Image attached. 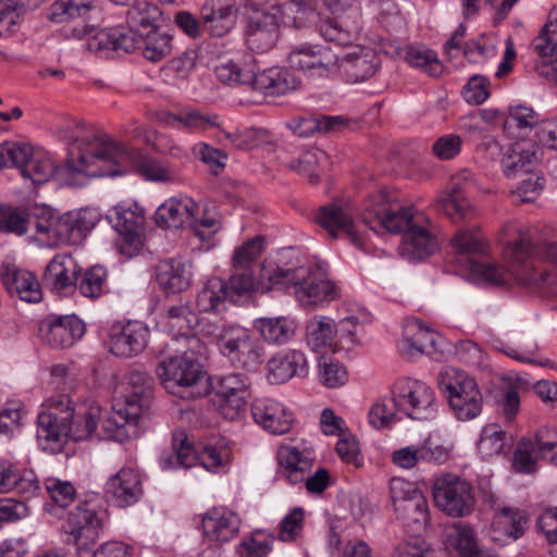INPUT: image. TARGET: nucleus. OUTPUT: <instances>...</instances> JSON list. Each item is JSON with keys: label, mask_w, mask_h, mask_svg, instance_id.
Listing matches in <instances>:
<instances>
[{"label": "nucleus", "mask_w": 557, "mask_h": 557, "mask_svg": "<svg viewBox=\"0 0 557 557\" xmlns=\"http://www.w3.org/2000/svg\"><path fill=\"white\" fill-rule=\"evenodd\" d=\"M384 191H376L364 202L363 225H357L354 210L348 202L335 201L321 207L314 221L333 238L343 237L358 248L364 245V227L376 233L386 230L401 233L399 255L413 262L425 259L438 249L437 239L426 228L418 225L410 208L395 209Z\"/></svg>", "instance_id": "nucleus-1"}, {"label": "nucleus", "mask_w": 557, "mask_h": 557, "mask_svg": "<svg viewBox=\"0 0 557 557\" xmlns=\"http://www.w3.org/2000/svg\"><path fill=\"white\" fill-rule=\"evenodd\" d=\"M69 132L70 134L65 135L69 153L64 166H57L46 152L32 148L30 156L20 170L21 175L34 185L44 184L51 177L66 181V176L73 173L103 177L116 174L119 171L115 165L131 158L127 150L120 148L100 134L87 129L79 122H71Z\"/></svg>", "instance_id": "nucleus-2"}, {"label": "nucleus", "mask_w": 557, "mask_h": 557, "mask_svg": "<svg viewBox=\"0 0 557 557\" xmlns=\"http://www.w3.org/2000/svg\"><path fill=\"white\" fill-rule=\"evenodd\" d=\"M505 256L507 272L521 285L557 295V268L553 271L539 268L542 261L557 263V240L541 242L529 232H521Z\"/></svg>", "instance_id": "nucleus-3"}, {"label": "nucleus", "mask_w": 557, "mask_h": 557, "mask_svg": "<svg viewBox=\"0 0 557 557\" xmlns=\"http://www.w3.org/2000/svg\"><path fill=\"white\" fill-rule=\"evenodd\" d=\"M261 276L268 280V288L277 286L286 289L301 306H317L338 297V288L322 264H268L263 267Z\"/></svg>", "instance_id": "nucleus-4"}, {"label": "nucleus", "mask_w": 557, "mask_h": 557, "mask_svg": "<svg viewBox=\"0 0 557 557\" xmlns=\"http://www.w3.org/2000/svg\"><path fill=\"white\" fill-rule=\"evenodd\" d=\"M52 384L62 393L51 396L37 417L36 438L45 451L57 454L63 450L69 441L66 423L73 411L70 410L67 392L74 388V374L70 368L58 364L52 368Z\"/></svg>", "instance_id": "nucleus-5"}, {"label": "nucleus", "mask_w": 557, "mask_h": 557, "mask_svg": "<svg viewBox=\"0 0 557 557\" xmlns=\"http://www.w3.org/2000/svg\"><path fill=\"white\" fill-rule=\"evenodd\" d=\"M152 379L144 371L132 369L125 376V400L115 403L102 423L108 436L124 442L137 437L138 425L152 403Z\"/></svg>", "instance_id": "nucleus-6"}, {"label": "nucleus", "mask_w": 557, "mask_h": 557, "mask_svg": "<svg viewBox=\"0 0 557 557\" xmlns=\"http://www.w3.org/2000/svg\"><path fill=\"white\" fill-rule=\"evenodd\" d=\"M216 78L224 85L247 86L267 96H280L297 87V81L285 69L270 67L259 71L253 57L239 61L230 60L215 67Z\"/></svg>", "instance_id": "nucleus-7"}, {"label": "nucleus", "mask_w": 557, "mask_h": 557, "mask_svg": "<svg viewBox=\"0 0 557 557\" xmlns=\"http://www.w3.org/2000/svg\"><path fill=\"white\" fill-rule=\"evenodd\" d=\"M172 442V451L160 458L163 470L190 468L199 462L205 469L214 472L231 458V450L223 438H212L195 448L185 431L178 430L173 433Z\"/></svg>", "instance_id": "nucleus-8"}, {"label": "nucleus", "mask_w": 557, "mask_h": 557, "mask_svg": "<svg viewBox=\"0 0 557 557\" xmlns=\"http://www.w3.org/2000/svg\"><path fill=\"white\" fill-rule=\"evenodd\" d=\"M156 374L168 393L183 399L197 398L206 391L207 373L198 359L191 356L163 358Z\"/></svg>", "instance_id": "nucleus-9"}, {"label": "nucleus", "mask_w": 557, "mask_h": 557, "mask_svg": "<svg viewBox=\"0 0 557 557\" xmlns=\"http://www.w3.org/2000/svg\"><path fill=\"white\" fill-rule=\"evenodd\" d=\"M438 387L458 420L470 421L482 412V393L474 379L466 372L455 368L442 370Z\"/></svg>", "instance_id": "nucleus-10"}, {"label": "nucleus", "mask_w": 557, "mask_h": 557, "mask_svg": "<svg viewBox=\"0 0 557 557\" xmlns=\"http://www.w3.org/2000/svg\"><path fill=\"white\" fill-rule=\"evenodd\" d=\"M456 261L483 282L503 285L507 282L506 272L499 267L486 263L480 258L486 253L487 246L479 233L461 230L451 238Z\"/></svg>", "instance_id": "nucleus-11"}, {"label": "nucleus", "mask_w": 557, "mask_h": 557, "mask_svg": "<svg viewBox=\"0 0 557 557\" xmlns=\"http://www.w3.org/2000/svg\"><path fill=\"white\" fill-rule=\"evenodd\" d=\"M207 334L216 337L219 350L232 362L247 370H253L261 363L263 347L247 329L233 324H223L221 327L210 324Z\"/></svg>", "instance_id": "nucleus-12"}, {"label": "nucleus", "mask_w": 557, "mask_h": 557, "mask_svg": "<svg viewBox=\"0 0 557 557\" xmlns=\"http://www.w3.org/2000/svg\"><path fill=\"white\" fill-rule=\"evenodd\" d=\"M392 403L398 412L418 421L435 418L437 412L436 397L432 387L426 383L400 377L392 385Z\"/></svg>", "instance_id": "nucleus-13"}, {"label": "nucleus", "mask_w": 557, "mask_h": 557, "mask_svg": "<svg viewBox=\"0 0 557 557\" xmlns=\"http://www.w3.org/2000/svg\"><path fill=\"white\" fill-rule=\"evenodd\" d=\"M103 528L102 518L90 500H79L67 513L64 524L66 543L76 547V557H90V545L99 540Z\"/></svg>", "instance_id": "nucleus-14"}, {"label": "nucleus", "mask_w": 557, "mask_h": 557, "mask_svg": "<svg viewBox=\"0 0 557 557\" xmlns=\"http://www.w3.org/2000/svg\"><path fill=\"white\" fill-rule=\"evenodd\" d=\"M433 498L436 507L453 518L471 515L476 504L471 483L451 473L434 481Z\"/></svg>", "instance_id": "nucleus-15"}, {"label": "nucleus", "mask_w": 557, "mask_h": 557, "mask_svg": "<svg viewBox=\"0 0 557 557\" xmlns=\"http://www.w3.org/2000/svg\"><path fill=\"white\" fill-rule=\"evenodd\" d=\"M250 386L251 381L245 373H230L220 377L213 403L225 419L235 420L245 412L251 396Z\"/></svg>", "instance_id": "nucleus-16"}, {"label": "nucleus", "mask_w": 557, "mask_h": 557, "mask_svg": "<svg viewBox=\"0 0 557 557\" xmlns=\"http://www.w3.org/2000/svg\"><path fill=\"white\" fill-rule=\"evenodd\" d=\"M389 492L398 517L417 524L418 529L424 527L429 520V505L422 491L412 482L394 478Z\"/></svg>", "instance_id": "nucleus-17"}, {"label": "nucleus", "mask_w": 557, "mask_h": 557, "mask_svg": "<svg viewBox=\"0 0 557 557\" xmlns=\"http://www.w3.org/2000/svg\"><path fill=\"white\" fill-rule=\"evenodd\" d=\"M284 14L285 10L277 3L256 11L248 18L246 27V42L249 49L257 52L270 50L278 38L280 23Z\"/></svg>", "instance_id": "nucleus-18"}, {"label": "nucleus", "mask_w": 557, "mask_h": 557, "mask_svg": "<svg viewBox=\"0 0 557 557\" xmlns=\"http://www.w3.org/2000/svg\"><path fill=\"white\" fill-rule=\"evenodd\" d=\"M531 51L536 74L557 85V10L550 11L547 23L531 42Z\"/></svg>", "instance_id": "nucleus-19"}, {"label": "nucleus", "mask_w": 557, "mask_h": 557, "mask_svg": "<svg viewBox=\"0 0 557 557\" xmlns=\"http://www.w3.org/2000/svg\"><path fill=\"white\" fill-rule=\"evenodd\" d=\"M476 188V180L470 170L456 173L450 180L448 193L438 199L437 209L453 222H459L472 215V207L467 195Z\"/></svg>", "instance_id": "nucleus-20"}, {"label": "nucleus", "mask_w": 557, "mask_h": 557, "mask_svg": "<svg viewBox=\"0 0 557 557\" xmlns=\"http://www.w3.org/2000/svg\"><path fill=\"white\" fill-rule=\"evenodd\" d=\"M149 329L139 321L114 324L110 327L107 346L111 354L121 358H132L145 350Z\"/></svg>", "instance_id": "nucleus-21"}, {"label": "nucleus", "mask_w": 557, "mask_h": 557, "mask_svg": "<svg viewBox=\"0 0 557 557\" xmlns=\"http://www.w3.org/2000/svg\"><path fill=\"white\" fill-rule=\"evenodd\" d=\"M288 62L309 76H324L336 66L338 55L327 46L301 44L289 52Z\"/></svg>", "instance_id": "nucleus-22"}, {"label": "nucleus", "mask_w": 557, "mask_h": 557, "mask_svg": "<svg viewBox=\"0 0 557 557\" xmlns=\"http://www.w3.org/2000/svg\"><path fill=\"white\" fill-rule=\"evenodd\" d=\"M239 528L240 519L237 513L224 507H213L202 516L203 544L207 543L215 552L221 543L232 540Z\"/></svg>", "instance_id": "nucleus-23"}, {"label": "nucleus", "mask_w": 557, "mask_h": 557, "mask_svg": "<svg viewBox=\"0 0 557 557\" xmlns=\"http://www.w3.org/2000/svg\"><path fill=\"white\" fill-rule=\"evenodd\" d=\"M39 215L36 219V234L52 244L64 243L75 245L81 242L79 231L76 228V220L73 212L54 215L47 207L38 208Z\"/></svg>", "instance_id": "nucleus-24"}, {"label": "nucleus", "mask_w": 557, "mask_h": 557, "mask_svg": "<svg viewBox=\"0 0 557 557\" xmlns=\"http://www.w3.org/2000/svg\"><path fill=\"white\" fill-rule=\"evenodd\" d=\"M338 71L347 83H361L374 75L380 66V58L370 47L356 46L338 58Z\"/></svg>", "instance_id": "nucleus-25"}, {"label": "nucleus", "mask_w": 557, "mask_h": 557, "mask_svg": "<svg viewBox=\"0 0 557 557\" xmlns=\"http://www.w3.org/2000/svg\"><path fill=\"white\" fill-rule=\"evenodd\" d=\"M85 331V323L76 315L52 317L40 325L42 338L54 348L73 346L83 337Z\"/></svg>", "instance_id": "nucleus-26"}, {"label": "nucleus", "mask_w": 557, "mask_h": 557, "mask_svg": "<svg viewBox=\"0 0 557 557\" xmlns=\"http://www.w3.org/2000/svg\"><path fill=\"white\" fill-rule=\"evenodd\" d=\"M251 414L257 424L276 435L287 433L294 423L293 412L272 398L255 399L251 404Z\"/></svg>", "instance_id": "nucleus-27"}, {"label": "nucleus", "mask_w": 557, "mask_h": 557, "mask_svg": "<svg viewBox=\"0 0 557 557\" xmlns=\"http://www.w3.org/2000/svg\"><path fill=\"white\" fill-rule=\"evenodd\" d=\"M267 377L271 384H282L290 379L305 377L309 363L304 351L286 349L275 354L267 364Z\"/></svg>", "instance_id": "nucleus-28"}, {"label": "nucleus", "mask_w": 557, "mask_h": 557, "mask_svg": "<svg viewBox=\"0 0 557 557\" xmlns=\"http://www.w3.org/2000/svg\"><path fill=\"white\" fill-rule=\"evenodd\" d=\"M95 11V0H55L50 7L49 18L54 23L79 21L83 26L74 27L72 35L83 38L91 29L88 20Z\"/></svg>", "instance_id": "nucleus-29"}, {"label": "nucleus", "mask_w": 557, "mask_h": 557, "mask_svg": "<svg viewBox=\"0 0 557 557\" xmlns=\"http://www.w3.org/2000/svg\"><path fill=\"white\" fill-rule=\"evenodd\" d=\"M104 492L120 507L134 505L143 495L140 473L131 467L120 469V471L108 479Z\"/></svg>", "instance_id": "nucleus-30"}, {"label": "nucleus", "mask_w": 557, "mask_h": 557, "mask_svg": "<svg viewBox=\"0 0 557 557\" xmlns=\"http://www.w3.org/2000/svg\"><path fill=\"white\" fill-rule=\"evenodd\" d=\"M542 159V150L531 139H519L512 143L504 152L502 166L507 177L520 173H530Z\"/></svg>", "instance_id": "nucleus-31"}, {"label": "nucleus", "mask_w": 557, "mask_h": 557, "mask_svg": "<svg viewBox=\"0 0 557 557\" xmlns=\"http://www.w3.org/2000/svg\"><path fill=\"white\" fill-rule=\"evenodd\" d=\"M3 286L11 295H16L25 302H39L42 298L41 286L36 275L15 264L4 263L0 270Z\"/></svg>", "instance_id": "nucleus-32"}, {"label": "nucleus", "mask_w": 557, "mask_h": 557, "mask_svg": "<svg viewBox=\"0 0 557 557\" xmlns=\"http://www.w3.org/2000/svg\"><path fill=\"white\" fill-rule=\"evenodd\" d=\"M81 268L67 253H58L46 267L44 283L53 292L67 294L76 287Z\"/></svg>", "instance_id": "nucleus-33"}, {"label": "nucleus", "mask_w": 557, "mask_h": 557, "mask_svg": "<svg viewBox=\"0 0 557 557\" xmlns=\"http://www.w3.org/2000/svg\"><path fill=\"white\" fill-rule=\"evenodd\" d=\"M88 48L96 52L123 51L132 52L139 49L140 36L135 29L123 26L106 28L97 32L88 39Z\"/></svg>", "instance_id": "nucleus-34"}, {"label": "nucleus", "mask_w": 557, "mask_h": 557, "mask_svg": "<svg viewBox=\"0 0 557 557\" xmlns=\"http://www.w3.org/2000/svg\"><path fill=\"white\" fill-rule=\"evenodd\" d=\"M436 344V334L425 327L419 320H409L403 329V338L398 343L400 355L412 360L423 354H429Z\"/></svg>", "instance_id": "nucleus-35"}, {"label": "nucleus", "mask_w": 557, "mask_h": 557, "mask_svg": "<svg viewBox=\"0 0 557 557\" xmlns=\"http://www.w3.org/2000/svg\"><path fill=\"white\" fill-rule=\"evenodd\" d=\"M200 16L203 32L213 37H222L230 33L236 21L233 7L215 0H208L202 4Z\"/></svg>", "instance_id": "nucleus-36"}, {"label": "nucleus", "mask_w": 557, "mask_h": 557, "mask_svg": "<svg viewBox=\"0 0 557 557\" xmlns=\"http://www.w3.org/2000/svg\"><path fill=\"white\" fill-rule=\"evenodd\" d=\"M157 280L166 293H182L191 282V263L182 259L163 260L158 265Z\"/></svg>", "instance_id": "nucleus-37"}, {"label": "nucleus", "mask_w": 557, "mask_h": 557, "mask_svg": "<svg viewBox=\"0 0 557 557\" xmlns=\"http://www.w3.org/2000/svg\"><path fill=\"white\" fill-rule=\"evenodd\" d=\"M198 210L199 206L189 197L171 198L158 208L156 219L168 228L189 227Z\"/></svg>", "instance_id": "nucleus-38"}, {"label": "nucleus", "mask_w": 557, "mask_h": 557, "mask_svg": "<svg viewBox=\"0 0 557 557\" xmlns=\"http://www.w3.org/2000/svg\"><path fill=\"white\" fill-rule=\"evenodd\" d=\"M276 458L281 474L293 485L302 483L311 472L312 458L294 446H281Z\"/></svg>", "instance_id": "nucleus-39"}, {"label": "nucleus", "mask_w": 557, "mask_h": 557, "mask_svg": "<svg viewBox=\"0 0 557 557\" xmlns=\"http://www.w3.org/2000/svg\"><path fill=\"white\" fill-rule=\"evenodd\" d=\"M70 410L73 411L71 420L66 423L69 440L75 442L87 440L96 431L101 410L98 405L81 404L73 406L70 399Z\"/></svg>", "instance_id": "nucleus-40"}, {"label": "nucleus", "mask_w": 557, "mask_h": 557, "mask_svg": "<svg viewBox=\"0 0 557 557\" xmlns=\"http://www.w3.org/2000/svg\"><path fill=\"white\" fill-rule=\"evenodd\" d=\"M100 135L108 138L110 141L114 143L120 148L127 150L131 154V158L128 160H126L122 164L115 165V169L119 171L116 175H121L125 171L127 164L136 163L137 172L148 181L165 183L174 180L175 171L168 164L152 158H141L140 160L137 161L136 153L133 150L116 143L107 135ZM113 176H115V174Z\"/></svg>", "instance_id": "nucleus-41"}, {"label": "nucleus", "mask_w": 557, "mask_h": 557, "mask_svg": "<svg viewBox=\"0 0 557 557\" xmlns=\"http://www.w3.org/2000/svg\"><path fill=\"white\" fill-rule=\"evenodd\" d=\"M253 327L268 344L284 345L295 336L297 324L287 315L261 317L253 321Z\"/></svg>", "instance_id": "nucleus-42"}, {"label": "nucleus", "mask_w": 557, "mask_h": 557, "mask_svg": "<svg viewBox=\"0 0 557 557\" xmlns=\"http://www.w3.org/2000/svg\"><path fill=\"white\" fill-rule=\"evenodd\" d=\"M165 327L172 335V342L175 335L177 337L183 336L184 333L190 332L195 325H202L201 331L207 334V324L200 322L196 313L190 309L188 305H176L168 308L164 315Z\"/></svg>", "instance_id": "nucleus-43"}, {"label": "nucleus", "mask_w": 557, "mask_h": 557, "mask_svg": "<svg viewBox=\"0 0 557 557\" xmlns=\"http://www.w3.org/2000/svg\"><path fill=\"white\" fill-rule=\"evenodd\" d=\"M39 215L38 209L34 214L26 210L10 206H0V233L22 236L28 232L30 226L36 227V219Z\"/></svg>", "instance_id": "nucleus-44"}, {"label": "nucleus", "mask_w": 557, "mask_h": 557, "mask_svg": "<svg viewBox=\"0 0 557 557\" xmlns=\"http://www.w3.org/2000/svg\"><path fill=\"white\" fill-rule=\"evenodd\" d=\"M449 536L451 545L461 557H496L492 553L480 548L475 531L468 523H455Z\"/></svg>", "instance_id": "nucleus-45"}, {"label": "nucleus", "mask_w": 557, "mask_h": 557, "mask_svg": "<svg viewBox=\"0 0 557 557\" xmlns=\"http://www.w3.org/2000/svg\"><path fill=\"white\" fill-rule=\"evenodd\" d=\"M336 324L331 318L323 315L313 317L307 324V344L314 350L319 351L325 347H333L335 339Z\"/></svg>", "instance_id": "nucleus-46"}, {"label": "nucleus", "mask_w": 557, "mask_h": 557, "mask_svg": "<svg viewBox=\"0 0 557 557\" xmlns=\"http://www.w3.org/2000/svg\"><path fill=\"white\" fill-rule=\"evenodd\" d=\"M160 15L161 12L156 4L147 0H137L128 9L126 22L128 27L140 35V33L154 28Z\"/></svg>", "instance_id": "nucleus-47"}, {"label": "nucleus", "mask_w": 557, "mask_h": 557, "mask_svg": "<svg viewBox=\"0 0 557 557\" xmlns=\"http://www.w3.org/2000/svg\"><path fill=\"white\" fill-rule=\"evenodd\" d=\"M139 49L145 59L159 62L172 51V37L166 33H160L156 27L140 33Z\"/></svg>", "instance_id": "nucleus-48"}, {"label": "nucleus", "mask_w": 557, "mask_h": 557, "mask_svg": "<svg viewBox=\"0 0 557 557\" xmlns=\"http://www.w3.org/2000/svg\"><path fill=\"white\" fill-rule=\"evenodd\" d=\"M40 0H0V37L9 36L22 14L38 7Z\"/></svg>", "instance_id": "nucleus-49"}, {"label": "nucleus", "mask_w": 557, "mask_h": 557, "mask_svg": "<svg viewBox=\"0 0 557 557\" xmlns=\"http://www.w3.org/2000/svg\"><path fill=\"white\" fill-rule=\"evenodd\" d=\"M189 227L202 240H209L222 227V214L214 203H205L195 214Z\"/></svg>", "instance_id": "nucleus-50"}, {"label": "nucleus", "mask_w": 557, "mask_h": 557, "mask_svg": "<svg viewBox=\"0 0 557 557\" xmlns=\"http://www.w3.org/2000/svg\"><path fill=\"white\" fill-rule=\"evenodd\" d=\"M326 161V153L319 148H313L292 160L287 166L292 171L307 176L311 184H317Z\"/></svg>", "instance_id": "nucleus-51"}, {"label": "nucleus", "mask_w": 557, "mask_h": 557, "mask_svg": "<svg viewBox=\"0 0 557 557\" xmlns=\"http://www.w3.org/2000/svg\"><path fill=\"white\" fill-rule=\"evenodd\" d=\"M164 122L168 125L186 128L189 131H205L216 125V116L206 114L197 109L184 108L177 113L166 114Z\"/></svg>", "instance_id": "nucleus-52"}, {"label": "nucleus", "mask_w": 557, "mask_h": 557, "mask_svg": "<svg viewBox=\"0 0 557 557\" xmlns=\"http://www.w3.org/2000/svg\"><path fill=\"white\" fill-rule=\"evenodd\" d=\"M228 299L225 292V281L220 277L208 280L196 298V306L200 312L218 311L220 306Z\"/></svg>", "instance_id": "nucleus-53"}, {"label": "nucleus", "mask_w": 557, "mask_h": 557, "mask_svg": "<svg viewBox=\"0 0 557 557\" xmlns=\"http://www.w3.org/2000/svg\"><path fill=\"white\" fill-rule=\"evenodd\" d=\"M507 444V433L498 424L483 428L478 443L479 453L483 458L500 455Z\"/></svg>", "instance_id": "nucleus-54"}, {"label": "nucleus", "mask_w": 557, "mask_h": 557, "mask_svg": "<svg viewBox=\"0 0 557 557\" xmlns=\"http://www.w3.org/2000/svg\"><path fill=\"white\" fill-rule=\"evenodd\" d=\"M275 537L264 530L253 531L237 548L240 557H267L273 548Z\"/></svg>", "instance_id": "nucleus-55"}, {"label": "nucleus", "mask_w": 557, "mask_h": 557, "mask_svg": "<svg viewBox=\"0 0 557 557\" xmlns=\"http://www.w3.org/2000/svg\"><path fill=\"white\" fill-rule=\"evenodd\" d=\"M406 61L413 67L421 69L431 76H438L443 66L437 54L423 46H412L407 49Z\"/></svg>", "instance_id": "nucleus-56"}, {"label": "nucleus", "mask_w": 557, "mask_h": 557, "mask_svg": "<svg viewBox=\"0 0 557 557\" xmlns=\"http://www.w3.org/2000/svg\"><path fill=\"white\" fill-rule=\"evenodd\" d=\"M543 459L531 437H523L517 444L513 453L512 467L520 473H532L536 470V462Z\"/></svg>", "instance_id": "nucleus-57"}, {"label": "nucleus", "mask_w": 557, "mask_h": 557, "mask_svg": "<svg viewBox=\"0 0 557 557\" xmlns=\"http://www.w3.org/2000/svg\"><path fill=\"white\" fill-rule=\"evenodd\" d=\"M45 487L52 500L53 510L67 508L77 496L75 486L70 481H63L58 478H48L45 481Z\"/></svg>", "instance_id": "nucleus-58"}, {"label": "nucleus", "mask_w": 557, "mask_h": 557, "mask_svg": "<svg viewBox=\"0 0 557 557\" xmlns=\"http://www.w3.org/2000/svg\"><path fill=\"white\" fill-rule=\"evenodd\" d=\"M258 288V283L249 270H235L228 281H225V292L232 302L239 301Z\"/></svg>", "instance_id": "nucleus-59"}, {"label": "nucleus", "mask_w": 557, "mask_h": 557, "mask_svg": "<svg viewBox=\"0 0 557 557\" xmlns=\"http://www.w3.org/2000/svg\"><path fill=\"white\" fill-rule=\"evenodd\" d=\"M108 219L115 231L123 235L126 243L134 245L138 242L137 220L133 211L116 207Z\"/></svg>", "instance_id": "nucleus-60"}, {"label": "nucleus", "mask_w": 557, "mask_h": 557, "mask_svg": "<svg viewBox=\"0 0 557 557\" xmlns=\"http://www.w3.org/2000/svg\"><path fill=\"white\" fill-rule=\"evenodd\" d=\"M539 116L531 108L519 106L512 108L504 121V129L509 136H516L515 129L527 131L539 125Z\"/></svg>", "instance_id": "nucleus-61"}, {"label": "nucleus", "mask_w": 557, "mask_h": 557, "mask_svg": "<svg viewBox=\"0 0 557 557\" xmlns=\"http://www.w3.org/2000/svg\"><path fill=\"white\" fill-rule=\"evenodd\" d=\"M33 147L13 140L0 144V170L15 168L21 170L23 163L30 156Z\"/></svg>", "instance_id": "nucleus-62"}, {"label": "nucleus", "mask_w": 557, "mask_h": 557, "mask_svg": "<svg viewBox=\"0 0 557 557\" xmlns=\"http://www.w3.org/2000/svg\"><path fill=\"white\" fill-rule=\"evenodd\" d=\"M107 270L102 265H94L88 269L82 276L76 287L81 294L87 298L99 297L106 284Z\"/></svg>", "instance_id": "nucleus-63"}, {"label": "nucleus", "mask_w": 557, "mask_h": 557, "mask_svg": "<svg viewBox=\"0 0 557 557\" xmlns=\"http://www.w3.org/2000/svg\"><path fill=\"white\" fill-rule=\"evenodd\" d=\"M542 458L549 456V461L557 466V429L541 426L532 438Z\"/></svg>", "instance_id": "nucleus-64"}]
</instances>
